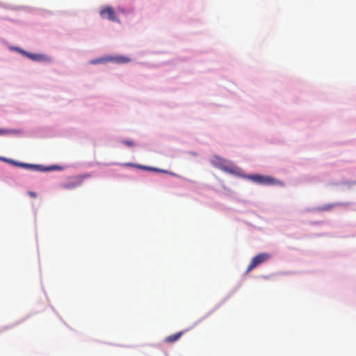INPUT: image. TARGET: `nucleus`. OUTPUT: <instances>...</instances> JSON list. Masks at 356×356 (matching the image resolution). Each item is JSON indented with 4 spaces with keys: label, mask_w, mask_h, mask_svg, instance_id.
<instances>
[{
    "label": "nucleus",
    "mask_w": 356,
    "mask_h": 356,
    "mask_svg": "<svg viewBox=\"0 0 356 356\" xmlns=\"http://www.w3.org/2000/svg\"><path fill=\"white\" fill-rule=\"evenodd\" d=\"M225 163H226L225 160H224L221 157L217 156H214L213 160L211 161V163L215 167H216L220 170H222L225 172H232V170L226 166Z\"/></svg>",
    "instance_id": "obj_6"
},
{
    "label": "nucleus",
    "mask_w": 356,
    "mask_h": 356,
    "mask_svg": "<svg viewBox=\"0 0 356 356\" xmlns=\"http://www.w3.org/2000/svg\"><path fill=\"white\" fill-rule=\"evenodd\" d=\"M184 334V331L179 332L177 333L173 334L172 335L168 336L165 339V342L166 343H174L177 341Z\"/></svg>",
    "instance_id": "obj_7"
},
{
    "label": "nucleus",
    "mask_w": 356,
    "mask_h": 356,
    "mask_svg": "<svg viewBox=\"0 0 356 356\" xmlns=\"http://www.w3.org/2000/svg\"><path fill=\"white\" fill-rule=\"evenodd\" d=\"M108 61H109L108 57H106V58H96V59L91 60L90 61V63L92 64V65H96V64H99V63H105L108 62Z\"/></svg>",
    "instance_id": "obj_10"
},
{
    "label": "nucleus",
    "mask_w": 356,
    "mask_h": 356,
    "mask_svg": "<svg viewBox=\"0 0 356 356\" xmlns=\"http://www.w3.org/2000/svg\"><path fill=\"white\" fill-rule=\"evenodd\" d=\"M16 49L22 55L28 57L29 58L34 61L49 62L51 60L49 57L43 54H31L19 48H16Z\"/></svg>",
    "instance_id": "obj_4"
},
{
    "label": "nucleus",
    "mask_w": 356,
    "mask_h": 356,
    "mask_svg": "<svg viewBox=\"0 0 356 356\" xmlns=\"http://www.w3.org/2000/svg\"><path fill=\"white\" fill-rule=\"evenodd\" d=\"M99 15L101 17L104 19H107L112 22H119V20L115 15L113 8L111 6H107L102 8L99 11Z\"/></svg>",
    "instance_id": "obj_5"
},
{
    "label": "nucleus",
    "mask_w": 356,
    "mask_h": 356,
    "mask_svg": "<svg viewBox=\"0 0 356 356\" xmlns=\"http://www.w3.org/2000/svg\"><path fill=\"white\" fill-rule=\"evenodd\" d=\"M89 177L90 175H85L72 177L68 181L62 184V188L69 190L74 188L82 184L84 178H88Z\"/></svg>",
    "instance_id": "obj_3"
},
{
    "label": "nucleus",
    "mask_w": 356,
    "mask_h": 356,
    "mask_svg": "<svg viewBox=\"0 0 356 356\" xmlns=\"http://www.w3.org/2000/svg\"><path fill=\"white\" fill-rule=\"evenodd\" d=\"M270 257V254L266 252L260 253L254 257L250 263L248 268L247 273L250 272L254 268H256L258 265L265 262Z\"/></svg>",
    "instance_id": "obj_2"
},
{
    "label": "nucleus",
    "mask_w": 356,
    "mask_h": 356,
    "mask_svg": "<svg viewBox=\"0 0 356 356\" xmlns=\"http://www.w3.org/2000/svg\"><path fill=\"white\" fill-rule=\"evenodd\" d=\"M109 61H115L118 63H127L130 61V58L122 56L115 57H108Z\"/></svg>",
    "instance_id": "obj_9"
},
{
    "label": "nucleus",
    "mask_w": 356,
    "mask_h": 356,
    "mask_svg": "<svg viewBox=\"0 0 356 356\" xmlns=\"http://www.w3.org/2000/svg\"><path fill=\"white\" fill-rule=\"evenodd\" d=\"M7 161L11 163L15 164L17 166H20V167H22L26 169H37L38 170L40 167V165H35L28 164V163H19V162H16L14 161H10V160H7Z\"/></svg>",
    "instance_id": "obj_8"
},
{
    "label": "nucleus",
    "mask_w": 356,
    "mask_h": 356,
    "mask_svg": "<svg viewBox=\"0 0 356 356\" xmlns=\"http://www.w3.org/2000/svg\"><path fill=\"white\" fill-rule=\"evenodd\" d=\"M8 133H9V131L0 129V135H3Z\"/></svg>",
    "instance_id": "obj_14"
},
{
    "label": "nucleus",
    "mask_w": 356,
    "mask_h": 356,
    "mask_svg": "<svg viewBox=\"0 0 356 356\" xmlns=\"http://www.w3.org/2000/svg\"><path fill=\"white\" fill-rule=\"evenodd\" d=\"M252 181L262 185H276L280 183L277 179L266 175H253L249 177Z\"/></svg>",
    "instance_id": "obj_1"
},
{
    "label": "nucleus",
    "mask_w": 356,
    "mask_h": 356,
    "mask_svg": "<svg viewBox=\"0 0 356 356\" xmlns=\"http://www.w3.org/2000/svg\"><path fill=\"white\" fill-rule=\"evenodd\" d=\"M123 143L129 147H132L134 145V143L131 140H124Z\"/></svg>",
    "instance_id": "obj_13"
},
{
    "label": "nucleus",
    "mask_w": 356,
    "mask_h": 356,
    "mask_svg": "<svg viewBox=\"0 0 356 356\" xmlns=\"http://www.w3.org/2000/svg\"><path fill=\"white\" fill-rule=\"evenodd\" d=\"M29 195L31 197H36L37 195L35 192H33V191H29Z\"/></svg>",
    "instance_id": "obj_15"
},
{
    "label": "nucleus",
    "mask_w": 356,
    "mask_h": 356,
    "mask_svg": "<svg viewBox=\"0 0 356 356\" xmlns=\"http://www.w3.org/2000/svg\"><path fill=\"white\" fill-rule=\"evenodd\" d=\"M334 207V204H327V205H325L323 207L322 209L323 210H325V211H328V210H330L332 207Z\"/></svg>",
    "instance_id": "obj_12"
},
{
    "label": "nucleus",
    "mask_w": 356,
    "mask_h": 356,
    "mask_svg": "<svg viewBox=\"0 0 356 356\" xmlns=\"http://www.w3.org/2000/svg\"><path fill=\"white\" fill-rule=\"evenodd\" d=\"M145 168L149 170L155 171V172H159L165 173V174H170V175H172L173 176H176V175L175 173L169 172L168 170H161V169H159V168H152V167H148V168Z\"/></svg>",
    "instance_id": "obj_11"
}]
</instances>
